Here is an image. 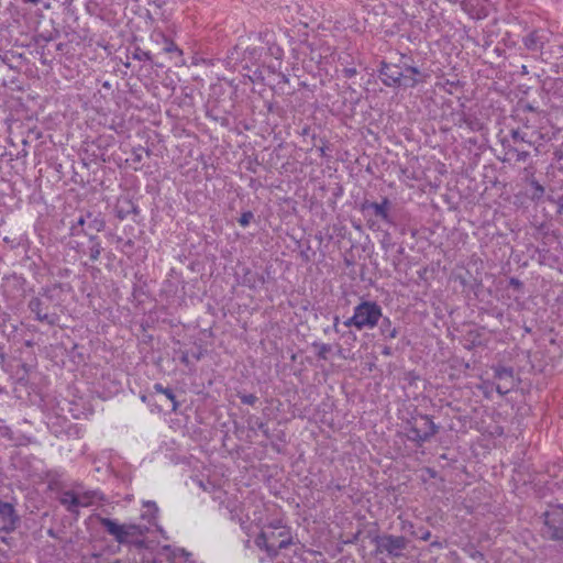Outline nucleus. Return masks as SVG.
Here are the masks:
<instances>
[{
  "instance_id": "nucleus-1",
  "label": "nucleus",
  "mask_w": 563,
  "mask_h": 563,
  "mask_svg": "<svg viewBox=\"0 0 563 563\" xmlns=\"http://www.w3.org/2000/svg\"><path fill=\"white\" fill-rule=\"evenodd\" d=\"M63 303V289L60 285L54 284L43 287L36 296L27 302L29 310L34 319L43 324L56 325L59 322V313Z\"/></svg>"
},
{
  "instance_id": "nucleus-2",
  "label": "nucleus",
  "mask_w": 563,
  "mask_h": 563,
  "mask_svg": "<svg viewBox=\"0 0 563 563\" xmlns=\"http://www.w3.org/2000/svg\"><path fill=\"white\" fill-rule=\"evenodd\" d=\"M383 317L382 307L369 300H363L354 307L353 316L347 318L343 324L346 328L354 327L357 330L374 329Z\"/></svg>"
},
{
  "instance_id": "nucleus-3",
  "label": "nucleus",
  "mask_w": 563,
  "mask_h": 563,
  "mask_svg": "<svg viewBox=\"0 0 563 563\" xmlns=\"http://www.w3.org/2000/svg\"><path fill=\"white\" fill-rule=\"evenodd\" d=\"M254 542L261 550L266 551L268 556L275 558L279 550L291 544V537L285 527L269 526L255 538Z\"/></svg>"
},
{
  "instance_id": "nucleus-4",
  "label": "nucleus",
  "mask_w": 563,
  "mask_h": 563,
  "mask_svg": "<svg viewBox=\"0 0 563 563\" xmlns=\"http://www.w3.org/2000/svg\"><path fill=\"white\" fill-rule=\"evenodd\" d=\"M419 69L413 66H408L402 70L399 66L383 63L379 70L380 79L384 85L388 87L405 85L407 87H415L418 84L416 76Z\"/></svg>"
},
{
  "instance_id": "nucleus-5",
  "label": "nucleus",
  "mask_w": 563,
  "mask_h": 563,
  "mask_svg": "<svg viewBox=\"0 0 563 563\" xmlns=\"http://www.w3.org/2000/svg\"><path fill=\"white\" fill-rule=\"evenodd\" d=\"M99 522L120 544L129 542L131 538L143 537L147 532L146 527L136 523L121 525L118 521L106 517H99Z\"/></svg>"
},
{
  "instance_id": "nucleus-6",
  "label": "nucleus",
  "mask_w": 563,
  "mask_h": 563,
  "mask_svg": "<svg viewBox=\"0 0 563 563\" xmlns=\"http://www.w3.org/2000/svg\"><path fill=\"white\" fill-rule=\"evenodd\" d=\"M438 431V427L428 415H421L413 418L409 429V440L423 443L433 437Z\"/></svg>"
},
{
  "instance_id": "nucleus-7",
  "label": "nucleus",
  "mask_w": 563,
  "mask_h": 563,
  "mask_svg": "<svg viewBox=\"0 0 563 563\" xmlns=\"http://www.w3.org/2000/svg\"><path fill=\"white\" fill-rule=\"evenodd\" d=\"M544 537L553 540L563 538V508L556 506L544 512Z\"/></svg>"
},
{
  "instance_id": "nucleus-8",
  "label": "nucleus",
  "mask_w": 563,
  "mask_h": 563,
  "mask_svg": "<svg viewBox=\"0 0 563 563\" xmlns=\"http://www.w3.org/2000/svg\"><path fill=\"white\" fill-rule=\"evenodd\" d=\"M377 552H386L390 556L398 558L407 547V540L400 536H383L376 538Z\"/></svg>"
},
{
  "instance_id": "nucleus-9",
  "label": "nucleus",
  "mask_w": 563,
  "mask_h": 563,
  "mask_svg": "<svg viewBox=\"0 0 563 563\" xmlns=\"http://www.w3.org/2000/svg\"><path fill=\"white\" fill-rule=\"evenodd\" d=\"M19 516L10 503L0 500V531L12 532L16 528Z\"/></svg>"
},
{
  "instance_id": "nucleus-10",
  "label": "nucleus",
  "mask_w": 563,
  "mask_h": 563,
  "mask_svg": "<svg viewBox=\"0 0 563 563\" xmlns=\"http://www.w3.org/2000/svg\"><path fill=\"white\" fill-rule=\"evenodd\" d=\"M495 378L498 380L496 390L500 395L508 394L515 386L514 369L511 367H496Z\"/></svg>"
},
{
  "instance_id": "nucleus-11",
  "label": "nucleus",
  "mask_w": 563,
  "mask_h": 563,
  "mask_svg": "<svg viewBox=\"0 0 563 563\" xmlns=\"http://www.w3.org/2000/svg\"><path fill=\"white\" fill-rule=\"evenodd\" d=\"M390 201L388 198L384 197L380 202H365L363 205V210L371 209L373 213L380 218L386 224L395 225V219L390 214Z\"/></svg>"
},
{
  "instance_id": "nucleus-12",
  "label": "nucleus",
  "mask_w": 563,
  "mask_h": 563,
  "mask_svg": "<svg viewBox=\"0 0 563 563\" xmlns=\"http://www.w3.org/2000/svg\"><path fill=\"white\" fill-rule=\"evenodd\" d=\"M462 8L476 20L485 19L489 13V4L485 0H465L462 2Z\"/></svg>"
},
{
  "instance_id": "nucleus-13",
  "label": "nucleus",
  "mask_w": 563,
  "mask_h": 563,
  "mask_svg": "<svg viewBox=\"0 0 563 563\" xmlns=\"http://www.w3.org/2000/svg\"><path fill=\"white\" fill-rule=\"evenodd\" d=\"M90 218V211H81L79 216L71 222L69 234L71 236L91 235L88 233L87 221Z\"/></svg>"
},
{
  "instance_id": "nucleus-14",
  "label": "nucleus",
  "mask_w": 563,
  "mask_h": 563,
  "mask_svg": "<svg viewBox=\"0 0 563 563\" xmlns=\"http://www.w3.org/2000/svg\"><path fill=\"white\" fill-rule=\"evenodd\" d=\"M59 503L67 509L69 512L78 511V499L77 493L73 490L63 492L59 496Z\"/></svg>"
},
{
  "instance_id": "nucleus-15",
  "label": "nucleus",
  "mask_w": 563,
  "mask_h": 563,
  "mask_svg": "<svg viewBox=\"0 0 563 563\" xmlns=\"http://www.w3.org/2000/svg\"><path fill=\"white\" fill-rule=\"evenodd\" d=\"M106 228V220L101 213H95L90 211V218L87 221L88 233L90 231L101 232Z\"/></svg>"
},
{
  "instance_id": "nucleus-16",
  "label": "nucleus",
  "mask_w": 563,
  "mask_h": 563,
  "mask_svg": "<svg viewBox=\"0 0 563 563\" xmlns=\"http://www.w3.org/2000/svg\"><path fill=\"white\" fill-rule=\"evenodd\" d=\"M89 257L91 261H97L101 254L102 246L97 235H89Z\"/></svg>"
},
{
  "instance_id": "nucleus-17",
  "label": "nucleus",
  "mask_w": 563,
  "mask_h": 563,
  "mask_svg": "<svg viewBox=\"0 0 563 563\" xmlns=\"http://www.w3.org/2000/svg\"><path fill=\"white\" fill-rule=\"evenodd\" d=\"M380 332L386 339H395L398 335V330L391 325L389 318L383 319Z\"/></svg>"
},
{
  "instance_id": "nucleus-18",
  "label": "nucleus",
  "mask_w": 563,
  "mask_h": 563,
  "mask_svg": "<svg viewBox=\"0 0 563 563\" xmlns=\"http://www.w3.org/2000/svg\"><path fill=\"white\" fill-rule=\"evenodd\" d=\"M16 367H20L21 371H23V374L20 375V371H16V379L21 383H24L26 384L27 380H29V376H30V373L32 372L33 369V366L32 365H29L26 363H18Z\"/></svg>"
},
{
  "instance_id": "nucleus-19",
  "label": "nucleus",
  "mask_w": 563,
  "mask_h": 563,
  "mask_svg": "<svg viewBox=\"0 0 563 563\" xmlns=\"http://www.w3.org/2000/svg\"><path fill=\"white\" fill-rule=\"evenodd\" d=\"M95 496H96L95 492H85V493L77 494L78 509L80 507L90 506L93 503Z\"/></svg>"
},
{
  "instance_id": "nucleus-20",
  "label": "nucleus",
  "mask_w": 563,
  "mask_h": 563,
  "mask_svg": "<svg viewBox=\"0 0 563 563\" xmlns=\"http://www.w3.org/2000/svg\"><path fill=\"white\" fill-rule=\"evenodd\" d=\"M143 506L148 508V512L143 514L142 518L147 519L148 521H152L153 519H155L157 516V512H158V507H157L156 503L152 501V500H147V501L143 503Z\"/></svg>"
},
{
  "instance_id": "nucleus-21",
  "label": "nucleus",
  "mask_w": 563,
  "mask_h": 563,
  "mask_svg": "<svg viewBox=\"0 0 563 563\" xmlns=\"http://www.w3.org/2000/svg\"><path fill=\"white\" fill-rule=\"evenodd\" d=\"M525 45L531 51H539L542 47V44L539 42L538 35L536 33H530L525 38Z\"/></svg>"
},
{
  "instance_id": "nucleus-22",
  "label": "nucleus",
  "mask_w": 563,
  "mask_h": 563,
  "mask_svg": "<svg viewBox=\"0 0 563 563\" xmlns=\"http://www.w3.org/2000/svg\"><path fill=\"white\" fill-rule=\"evenodd\" d=\"M163 44H164V46H163L164 53H168V54L175 53V54H177V56L179 58L183 57V51L169 37L167 40H165V42Z\"/></svg>"
},
{
  "instance_id": "nucleus-23",
  "label": "nucleus",
  "mask_w": 563,
  "mask_h": 563,
  "mask_svg": "<svg viewBox=\"0 0 563 563\" xmlns=\"http://www.w3.org/2000/svg\"><path fill=\"white\" fill-rule=\"evenodd\" d=\"M459 125H466L471 131H478L481 129V123L476 119H472L465 114L461 118Z\"/></svg>"
},
{
  "instance_id": "nucleus-24",
  "label": "nucleus",
  "mask_w": 563,
  "mask_h": 563,
  "mask_svg": "<svg viewBox=\"0 0 563 563\" xmlns=\"http://www.w3.org/2000/svg\"><path fill=\"white\" fill-rule=\"evenodd\" d=\"M317 349V356L321 360H327L328 354L331 352V345L327 343H313Z\"/></svg>"
},
{
  "instance_id": "nucleus-25",
  "label": "nucleus",
  "mask_w": 563,
  "mask_h": 563,
  "mask_svg": "<svg viewBox=\"0 0 563 563\" xmlns=\"http://www.w3.org/2000/svg\"><path fill=\"white\" fill-rule=\"evenodd\" d=\"M530 187H531L530 197L532 199H539L543 196L544 188L537 180L532 179L530 181Z\"/></svg>"
},
{
  "instance_id": "nucleus-26",
  "label": "nucleus",
  "mask_w": 563,
  "mask_h": 563,
  "mask_svg": "<svg viewBox=\"0 0 563 563\" xmlns=\"http://www.w3.org/2000/svg\"><path fill=\"white\" fill-rule=\"evenodd\" d=\"M511 137L515 142H523V143H528V144H531V141L528 140L527 137V133L523 132V131H520V130H512L511 131Z\"/></svg>"
},
{
  "instance_id": "nucleus-27",
  "label": "nucleus",
  "mask_w": 563,
  "mask_h": 563,
  "mask_svg": "<svg viewBox=\"0 0 563 563\" xmlns=\"http://www.w3.org/2000/svg\"><path fill=\"white\" fill-rule=\"evenodd\" d=\"M132 56L134 59H137V60H150L151 59V53L145 52L139 47H136L134 49V52L132 53Z\"/></svg>"
},
{
  "instance_id": "nucleus-28",
  "label": "nucleus",
  "mask_w": 563,
  "mask_h": 563,
  "mask_svg": "<svg viewBox=\"0 0 563 563\" xmlns=\"http://www.w3.org/2000/svg\"><path fill=\"white\" fill-rule=\"evenodd\" d=\"M238 396L241 399V401L245 405L253 406L257 401V397L253 394H241L240 393Z\"/></svg>"
},
{
  "instance_id": "nucleus-29",
  "label": "nucleus",
  "mask_w": 563,
  "mask_h": 563,
  "mask_svg": "<svg viewBox=\"0 0 563 563\" xmlns=\"http://www.w3.org/2000/svg\"><path fill=\"white\" fill-rule=\"evenodd\" d=\"M253 218H254L253 212L245 211L241 214V217L239 219V223L241 227L245 228L250 224V222L252 221Z\"/></svg>"
},
{
  "instance_id": "nucleus-30",
  "label": "nucleus",
  "mask_w": 563,
  "mask_h": 563,
  "mask_svg": "<svg viewBox=\"0 0 563 563\" xmlns=\"http://www.w3.org/2000/svg\"><path fill=\"white\" fill-rule=\"evenodd\" d=\"M151 38L156 43H164L168 37L164 34L163 31L154 30L151 34Z\"/></svg>"
},
{
  "instance_id": "nucleus-31",
  "label": "nucleus",
  "mask_w": 563,
  "mask_h": 563,
  "mask_svg": "<svg viewBox=\"0 0 563 563\" xmlns=\"http://www.w3.org/2000/svg\"><path fill=\"white\" fill-rule=\"evenodd\" d=\"M510 153H514L516 155V159L518 162H525L529 157V153L527 151H519L517 148L509 150Z\"/></svg>"
},
{
  "instance_id": "nucleus-32",
  "label": "nucleus",
  "mask_w": 563,
  "mask_h": 563,
  "mask_svg": "<svg viewBox=\"0 0 563 563\" xmlns=\"http://www.w3.org/2000/svg\"><path fill=\"white\" fill-rule=\"evenodd\" d=\"M163 395H165V396H166V398H167L168 400H170V401H172V404H173V406H172V410H174V411H175V410L178 408V402H177V400H176V397H175V395H174L173 390H172V389H169V388H166V389H165V393H164Z\"/></svg>"
},
{
  "instance_id": "nucleus-33",
  "label": "nucleus",
  "mask_w": 563,
  "mask_h": 563,
  "mask_svg": "<svg viewBox=\"0 0 563 563\" xmlns=\"http://www.w3.org/2000/svg\"><path fill=\"white\" fill-rule=\"evenodd\" d=\"M343 73L346 78H352L357 74V70L355 68H344Z\"/></svg>"
},
{
  "instance_id": "nucleus-34",
  "label": "nucleus",
  "mask_w": 563,
  "mask_h": 563,
  "mask_svg": "<svg viewBox=\"0 0 563 563\" xmlns=\"http://www.w3.org/2000/svg\"><path fill=\"white\" fill-rule=\"evenodd\" d=\"M339 325H340V318L338 316H335L333 318V331L336 333H341Z\"/></svg>"
},
{
  "instance_id": "nucleus-35",
  "label": "nucleus",
  "mask_w": 563,
  "mask_h": 563,
  "mask_svg": "<svg viewBox=\"0 0 563 563\" xmlns=\"http://www.w3.org/2000/svg\"><path fill=\"white\" fill-rule=\"evenodd\" d=\"M153 389L155 393H158V394H164L165 393V387L159 384V383H156L154 386H153Z\"/></svg>"
},
{
  "instance_id": "nucleus-36",
  "label": "nucleus",
  "mask_w": 563,
  "mask_h": 563,
  "mask_svg": "<svg viewBox=\"0 0 563 563\" xmlns=\"http://www.w3.org/2000/svg\"><path fill=\"white\" fill-rule=\"evenodd\" d=\"M126 213H128V211H123L122 209H117V217L121 220L125 218Z\"/></svg>"
},
{
  "instance_id": "nucleus-37",
  "label": "nucleus",
  "mask_w": 563,
  "mask_h": 563,
  "mask_svg": "<svg viewBox=\"0 0 563 563\" xmlns=\"http://www.w3.org/2000/svg\"><path fill=\"white\" fill-rule=\"evenodd\" d=\"M181 362H183L184 364H186V365H188V364H189V356H188V354H187V353H183V355H181Z\"/></svg>"
},
{
  "instance_id": "nucleus-38",
  "label": "nucleus",
  "mask_w": 563,
  "mask_h": 563,
  "mask_svg": "<svg viewBox=\"0 0 563 563\" xmlns=\"http://www.w3.org/2000/svg\"><path fill=\"white\" fill-rule=\"evenodd\" d=\"M510 284L514 285L515 287H519L521 285V283L516 278H511Z\"/></svg>"
},
{
  "instance_id": "nucleus-39",
  "label": "nucleus",
  "mask_w": 563,
  "mask_h": 563,
  "mask_svg": "<svg viewBox=\"0 0 563 563\" xmlns=\"http://www.w3.org/2000/svg\"><path fill=\"white\" fill-rule=\"evenodd\" d=\"M141 400H142L143 402H147V401H148V396H146V395H141Z\"/></svg>"
},
{
  "instance_id": "nucleus-40",
  "label": "nucleus",
  "mask_w": 563,
  "mask_h": 563,
  "mask_svg": "<svg viewBox=\"0 0 563 563\" xmlns=\"http://www.w3.org/2000/svg\"><path fill=\"white\" fill-rule=\"evenodd\" d=\"M141 159H142V156L140 154H136L134 161L140 162Z\"/></svg>"
},
{
  "instance_id": "nucleus-41",
  "label": "nucleus",
  "mask_w": 563,
  "mask_h": 563,
  "mask_svg": "<svg viewBox=\"0 0 563 563\" xmlns=\"http://www.w3.org/2000/svg\"><path fill=\"white\" fill-rule=\"evenodd\" d=\"M347 334H349V336H351L353 340H355V339H356V336H355V334H354V333H352V332H347Z\"/></svg>"
},
{
  "instance_id": "nucleus-42",
  "label": "nucleus",
  "mask_w": 563,
  "mask_h": 563,
  "mask_svg": "<svg viewBox=\"0 0 563 563\" xmlns=\"http://www.w3.org/2000/svg\"><path fill=\"white\" fill-rule=\"evenodd\" d=\"M384 354H385V355H389V354H390L389 349H385V350H384Z\"/></svg>"
},
{
  "instance_id": "nucleus-43",
  "label": "nucleus",
  "mask_w": 563,
  "mask_h": 563,
  "mask_svg": "<svg viewBox=\"0 0 563 563\" xmlns=\"http://www.w3.org/2000/svg\"><path fill=\"white\" fill-rule=\"evenodd\" d=\"M562 208H563V203H561V202L559 201V211H561V209H562Z\"/></svg>"
}]
</instances>
